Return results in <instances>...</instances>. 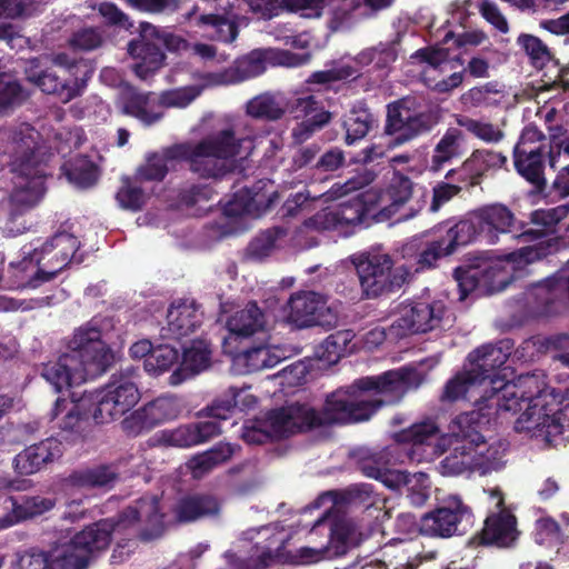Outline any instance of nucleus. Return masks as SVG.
Listing matches in <instances>:
<instances>
[{"instance_id":"1a4fd4ad","label":"nucleus","mask_w":569,"mask_h":569,"mask_svg":"<svg viewBox=\"0 0 569 569\" xmlns=\"http://www.w3.org/2000/svg\"><path fill=\"white\" fill-rule=\"evenodd\" d=\"M249 141L234 140L230 130H218L198 143H181L147 158L136 173L139 181H160L172 167L173 160H187L190 169L204 178L224 174L232 157L243 154Z\"/></svg>"},{"instance_id":"e2e57ef3","label":"nucleus","mask_w":569,"mask_h":569,"mask_svg":"<svg viewBox=\"0 0 569 569\" xmlns=\"http://www.w3.org/2000/svg\"><path fill=\"white\" fill-rule=\"evenodd\" d=\"M247 113L253 118L276 120L284 113V109L274 96L262 93L247 103Z\"/></svg>"},{"instance_id":"0e129e2a","label":"nucleus","mask_w":569,"mask_h":569,"mask_svg":"<svg viewBox=\"0 0 569 569\" xmlns=\"http://www.w3.org/2000/svg\"><path fill=\"white\" fill-rule=\"evenodd\" d=\"M140 181L134 178L122 179V184L116 194V200L122 209L137 211L146 203L147 194L138 184Z\"/></svg>"},{"instance_id":"9d476101","label":"nucleus","mask_w":569,"mask_h":569,"mask_svg":"<svg viewBox=\"0 0 569 569\" xmlns=\"http://www.w3.org/2000/svg\"><path fill=\"white\" fill-rule=\"evenodd\" d=\"M79 248L77 238L68 232L56 233L52 238L27 252L21 261L10 262L13 288H37L51 280L70 262Z\"/></svg>"},{"instance_id":"a19ab883","label":"nucleus","mask_w":569,"mask_h":569,"mask_svg":"<svg viewBox=\"0 0 569 569\" xmlns=\"http://www.w3.org/2000/svg\"><path fill=\"white\" fill-rule=\"evenodd\" d=\"M548 157V146L522 149L515 147L513 162L517 172L538 190L546 187L545 158Z\"/></svg>"},{"instance_id":"f3484780","label":"nucleus","mask_w":569,"mask_h":569,"mask_svg":"<svg viewBox=\"0 0 569 569\" xmlns=\"http://www.w3.org/2000/svg\"><path fill=\"white\" fill-rule=\"evenodd\" d=\"M409 62L416 67L425 84L437 92H449L463 81V72L457 70L462 64L460 59L446 48L420 49L410 56Z\"/></svg>"},{"instance_id":"5fc2aeb1","label":"nucleus","mask_w":569,"mask_h":569,"mask_svg":"<svg viewBox=\"0 0 569 569\" xmlns=\"http://www.w3.org/2000/svg\"><path fill=\"white\" fill-rule=\"evenodd\" d=\"M206 73L200 76V82L187 87L163 91L160 94V104L164 108H186L194 101L207 88Z\"/></svg>"},{"instance_id":"4d7b16f0","label":"nucleus","mask_w":569,"mask_h":569,"mask_svg":"<svg viewBox=\"0 0 569 569\" xmlns=\"http://www.w3.org/2000/svg\"><path fill=\"white\" fill-rule=\"evenodd\" d=\"M116 480L117 475L110 467H99L74 472L69 485L73 488H109Z\"/></svg>"},{"instance_id":"37998d69","label":"nucleus","mask_w":569,"mask_h":569,"mask_svg":"<svg viewBox=\"0 0 569 569\" xmlns=\"http://www.w3.org/2000/svg\"><path fill=\"white\" fill-rule=\"evenodd\" d=\"M10 510L0 517V531L9 529L21 521L42 515L53 507L51 499L32 496L14 498L9 497Z\"/></svg>"},{"instance_id":"473e14b6","label":"nucleus","mask_w":569,"mask_h":569,"mask_svg":"<svg viewBox=\"0 0 569 569\" xmlns=\"http://www.w3.org/2000/svg\"><path fill=\"white\" fill-rule=\"evenodd\" d=\"M512 350L510 340H501L497 345H485L469 353L467 363L465 365L473 375L480 377L499 378L505 383L507 380V368L500 370L506 363Z\"/></svg>"},{"instance_id":"f704fd0d","label":"nucleus","mask_w":569,"mask_h":569,"mask_svg":"<svg viewBox=\"0 0 569 569\" xmlns=\"http://www.w3.org/2000/svg\"><path fill=\"white\" fill-rule=\"evenodd\" d=\"M224 353L231 358L232 370L238 375L273 368L287 358L286 350L266 343L242 350L234 345L233 352Z\"/></svg>"},{"instance_id":"b1692460","label":"nucleus","mask_w":569,"mask_h":569,"mask_svg":"<svg viewBox=\"0 0 569 569\" xmlns=\"http://www.w3.org/2000/svg\"><path fill=\"white\" fill-rule=\"evenodd\" d=\"M456 224L458 228L467 229L468 233L463 238L467 244L476 240L495 244L501 234L513 231L516 217L507 206L492 203L469 212Z\"/></svg>"},{"instance_id":"7c9ffc66","label":"nucleus","mask_w":569,"mask_h":569,"mask_svg":"<svg viewBox=\"0 0 569 569\" xmlns=\"http://www.w3.org/2000/svg\"><path fill=\"white\" fill-rule=\"evenodd\" d=\"M40 134L29 123L12 126L6 132L4 153L11 159V170L39 166L37 153L40 151Z\"/></svg>"},{"instance_id":"052dcab7","label":"nucleus","mask_w":569,"mask_h":569,"mask_svg":"<svg viewBox=\"0 0 569 569\" xmlns=\"http://www.w3.org/2000/svg\"><path fill=\"white\" fill-rule=\"evenodd\" d=\"M178 363H180L178 351L169 345H161L154 348L144 360V369L152 376H160Z\"/></svg>"},{"instance_id":"13d9d810","label":"nucleus","mask_w":569,"mask_h":569,"mask_svg":"<svg viewBox=\"0 0 569 569\" xmlns=\"http://www.w3.org/2000/svg\"><path fill=\"white\" fill-rule=\"evenodd\" d=\"M313 539L309 538V542L315 543V546H305L297 549L290 556V562L295 565H312L335 556L327 539L321 537L320 533L315 536Z\"/></svg>"},{"instance_id":"f8f14e48","label":"nucleus","mask_w":569,"mask_h":569,"mask_svg":"<svg viewBox=\"0 0 569 569\" xmlns=\"http://www.w3.org/2000/svg\"><path fill=\"white\" fill-rule=\"evenodd\" d=\"M328 423L325 412L317 411L308 402H292L271 410L263 419L243 425L242 439L260 445L269 439L287 438Z\"/></svg>"},{"instance_id":"bf43d9fd","label":"nucleus","mask_w":569,"mask_h":569,"mask_svg":"<svg viewBox=\"0 0 569 569\" xmlns=\"http://www.w3.org/2000/svg\"><path fill=\"white\" fill-rule=\"evenodd\" d=\"M282 231L270 229L259 233L248 246L247 256L254 261L270 257L280 247Z\"/></svg>"},{"instance_id":"a878e982","label":"nucleus","mask_w":569,"mask_h":569,"mask_svg":"<svg viewBox=\"0 0 569 569\" xmlns=\"http://www.w3.org/2000/svg\"><path fill=\"white\" fill-rule=\"evenodd\" d=\"M402 431H400V433ZM398 435L399 432L395 435L397 446L369 453L359 462L360 470L366 477L379 480L391 490H400L403 488L409 476V473L405 471L391 468L392 463L405 461V458L398 452L399 445H411L412 448L421 446L413 445L412 441H399L397 439ZM425 446L428 447L427 445Z\"/></svg>"},{"instance_id":"cd10ccee","label":"nucleus","mask_w":569,"mask_h":569,"mask_svg":"<svg viewBox=\"0 0 569 569\" xmlns=\"http://www.w3.org/2000/svg\"><path fill=\"white\" fill-rule=\"evenodd\" d=\"M180 411L181 405L176 396H161L124 418L121 423L122 429L136 436L157 425L176 419Z\"/></svg>"},{"instance_id":"aec40b11","label":"nucleus","mask_w":569,"mask_h":569,"mask_svg":"<svg viewBox=\"0 0 569 569\" xmlns=\"http://www.w3.org/2000/svg\"><path fill=\"white\" fill-rule=\"evenodd\" d=\"M505 382L499 378L480 377L468 368L458 372L445 386L442 400L456 401L467 399L472 401L482 417L496 411L497 398L501 396Z\"/></svg>"},{"instance_id":"2f4dec72","label":"nucleus","mask_w":569,"mask_h":569,"mask_svg":"<svg viewBox=\"0 0 569 569\" xmlns=\"http://www.w3.org/2000/svg\"><path fill=\"white\" fill-rule=\"evenodd\" d=\"M467 229L455 223L440 226L435 230V238L427 240L417 258L416 271L437 267L440 259L452 254L458 247L466 246Z\"/></svg>"},{"instance_id":"c756f323","label":"nucleus","mask_w":569,"mask_h":569,"mask_svg":"<svg viewBox=\"0 0 569 569\" xmlns=\"http://www.w3.org/2000/svg\"><path fill=\"white\" fill-rule=\"evenodd\" d=\"M12 172L14 188L11 194V219L37 206L46 193V176L39 166L12 169Z\"/></svg>"},{"instance_id":"423d86ee","label":"nucleus","mask_w":569,"mask_h":569,"mask_svg":"<svg viewBox=\"0 0 569 569\" xmlns=\"http://www.w3.org/2000/svg\"><path fill=\"white\" fill-rule=\"evenodd\" d=\"M422 382L423 376L410 368L361 378L352 386L340 388L327 397L323 408L326 420L328 423L368 420L379 408L399 402Z\"/></svg>"},{"instance_id":"412c9836","label":"nucleus","mask_w":569,"mask_h":569,"mask_svg":"<svg viewBox=\"0 0 569 569\" xmlns=\"http://www.w3.org/2000/svg\"><path fill=\"white\" fill-rule=\"evenodd\" d=\"M447 309L441 300H411L397 305L390 315V336L423 333L442 325Z\"/></svg>"},{"instance_id":"9b49d317","label":"nucleus","mask_w":569,"mask_h":569,"mask_svg":"<svg viewBox=\"0 0 569 569\" xmlns=\"http://www.w3.org/2000/svg\"><path fill=\"white\" fill-rule=\"evenodd\" d=\"M341 496L336 491L322 493L311 508H323V512L315 520L310 529V539L321 535L326 538L335 556L346 552L349 546H356L369 537L378 523L367 526L366 522L373 513H380L377 508L368 509L366 517L353 520L340 513Z\"/></svg>"},{"instance_id":"e433bc0d","label":"nucleus","mask_w":569,"mask_h":569,"mask_svg":"<svg viewBox=\"0 0 569 569\" xmlns=\"http://www.w3.org/2000/svg\"><path fill=\"white\" fill-rule=\"evenodd\" d=\"M264 317L259 307L251 302L236 311L227 321L228 336L223 339V352H233L234 345L264 328Z\"/></svg>"},{"instance_id":"680f3d73","label":"nucleus","mask_w":569,"mask_h":569,"mask_svg":"<svg viewBox=\"0 0 569 569\" xmlns=\"http://www.w3.org/2000/svg\"><path fill=\"white\" fill-rule=\"evenodd\" d=\"M68 180L78 188H89L98 180L97 167L87 158H77L63 166Z\"/></svg>"},{"instance_id":"72a5a7b5","label":"nucleus","mask_w":569,"mask_h":569,"mask_svg":"<svg viewBox=\"0 0 569 569\" xmlns=\"http://www.w3.org/2000/svg\"><path fill=\"white\" fill-rule=\"evenodd\" d=\"M220 432L221 428L219 422L206 420L161 430L154 435V442L161 446L186 449L199 446L218 436Z\"/></svg>"},{"instance_id":"4be33fe9","label":"nucleus","mask_w":569,"mask_h":569,"mask_svg":"<svg viewBox=\"0 0 569 569\" xmlns=\"http://www.w3.org/2000/svg\"><path fill=\"white\" fill-rule=\"evenodd\" d=\"M278 198V191L270 180H259L251 188L237 190L223 204V213L233 231L243 230L249 220L264 214Z\"/></svg>"},{"instance_id":"3c124183","label":"nucleus","mask_w":569,"mask_h":569,"mask_svg":"<svg viewBox=\"0 0 569 569\" xmlns=\"http://www.w3.org/2000/svg\"><path fill=\"white\" fill-rule=\"evenodd\" d=\"M219 509V503L213 497L188 496L177 502L174 513L178 521H193L201 517L216 515Z\"/></svg>"},{"instance_id":"09e8293b","label":"nucleus","mask_w":569,"mask_h":569,"mask_svg":"<svg viewBox=\"0 0 569 569\" xmlns=\"http://www.w3.org/2000/svg\"><path fill=\"white\" fill-rule=\"evenodd\" d=\"M463 140L460 130L448 129L433 148L430 170L437 172L452 160L460 158L465 152Z\"/></svg>"},{"instance_id":"de8ad7c7","label":"nucleus","mask_w":569,"mask_h":569,"mask_svg":"<svg viewBox=\"0 0 569 569\" xmlns=\"http://www.w3.org/2000/svg\"><path fill=\"white\" fill-rule=\"evenodd\" d=\"M161 107L160 98L157 99L153 93H132L122 103V111L142 124L151 126L162 118Z\"/></svg>"},{"instance_id":"2eb2a0df","label":"nucleus","mask_w":569,"mask_h":569,"mask_svg":"<svg viewBox=\"0 0 569 569\" xmlns=\"http://www.w3.org/2000/svg\"><path fill=\"white\" fill-rule=\"evenodd\" d=\"M349 260L357 271L360 287L367 298L400 288L412 274L411 267L397 264L388 253L360 252L352 254Z\"/></svg>"},{"instance_id":"c9c22d12","label":"nucleus","mask_w":569,"mask_h":569,"mask_svg":"<svg viewBox=\"0 0 569 569\" xmlns=\"http://www.w3.org/2000/svg\"><path fill=\"white\" fill-rule=\"evenodd\" d=\"M63 447L57 438H48L33 443L19 452L12 462L13 469L21 476H31L46 465L61 457Z\"/></svg>"},{"instance_id":"49530a36","label":"nucleus","mask_w":569,"mask_h":569,"mask_svg":"<svg viewBox=\"0 0 569 569\" xmlns=\"http://www.w3.org/2000/svg\"><path fill=\"white\" fill-rule=\"evenodd\" d=\"M239 447L231 443H218L210 450L192 456L186 463L194 479H200L217 466L228 461Z\"/></svg>"},{"instance_id":"a211bd4d","label":"nucleus","mask_w":569,"mask_h":569,"mask_svg":"<svg viewBox=\"0 0 569 569\" xmlns=\"http://www.w3.org/2000/svg\"><path fill=\"white\" fill-rule=\"evenodd\" d=\"M49 57L32 58L26 61L23 70L27 80L38 87L42 92L54 96L59 101L67 103L80 96L83 83L78 78H63L48 69ZM54 66L72 69L77 61L67 53H57L51 57Z\"/></svg>"},{"instance_id":"8fccbe9b","label":"nucleus","mask_w":569,"mask_h":569,"mask_svg":"<svg viewBox=\"0 0 569 569\" xmlns=\"http://www.w3.org/2000/svg\"><path fill=\"white\" fill-rule=\"evenodd\" d=\"M355 335L351 330H341L330 335L316 349V357L327 366L337 363L355 349Z\"/></svg>"},{"instance_id":"ddd939ff","label":"nucleus","mask_w":569,"mask_h":569,"mask_svg":"<svg viewBox=\"0 0 569 569\" xmlns=\"http://www.w3.org/2000/svg\"><path fill=\"white\" fill-rule=\"evenodd\" d=\"M308 53L297 54L274 48L256 49L237 59L232 66L218 72L206 73L207 86H229L262 74L269 67L295 68L306 64Z\"/></svg>"},{"instance_id":"79ce46f5","label":"nucleus","mask_w":569,"mask_h":569,"mask_svg":"<svg viewBox=\"0 0 569 569\" xmlns=\"http://www.w3.org/2000/svg\"><path fill=\"white\" fill-rule=\"evenodd\" d=\"M211 350L206 340H193L183 349L182 359L169 377L171 386H178L189 377L204 371L210 366Z\"/></svg>"},{"instance_id":"4c0bfd02","label":"nucleus","mask_w":569,"mask_h":569,"mask_svg":"<svg viewBox=\"0 0 569 569\" xmlns=\"http://www.w3.org/2000/svg\"><path fill=\"white\" fill-rule=\"evenodd\" d=\"M529 295L543 306L545 313H555L569 300V263L553 276L533 286Z\"/></svg>"},{"instance_id":"7ed1b4c3","label":"nucleus","mask_w":569,"mask_h":569,"mask_svg":"<svg viewBox=\"0 0 569 569\" xmlns=\"http://www.w3.org/2000/svg\"><path fill=\"white\" fill-rule=\"evenodd\" d=\"M158 498L148 496L124 509L116 522L104 519L88 526L69 542L50 550V569H87L91 560L108 548L112 533L139 535L143 539L159 537L167 525Z\"/></svg>"},{"instance_id":"39448f33","label":"nucleus","mask_w":569,"mask_h":569,"mask_svg":"<svg viewBox=\"0 0 569 569\" xmlns=\"http://www.w3.org/2000/svg\"><path fill=\"white\" fill-rule=\"evenodd\" d=\"M522 412L515 421V430L547 443L568 428L563 417L559 393L550 388L542 372L521 375L505 383L501 396L497 398L496 413L500 411Z\"/></svg>"},{"instance_id":"0eeeda50","label":"nucleus","mask_w":569,"mask_h":569,"mask_svg":"<svg viewBox=\"0 0 569 569\" xmlns=\"http://www.w3.org/2000/svg\"><path fill=\"white\" fill-rule=\"evenodd\" d=\"M109 319L94 318L78 328L69 350L42 368L41 376L56 391L72 388L106 371L113 359L108 346Z\"/></svg>"},{"instance_id":"4468645a","label":"nucleus","mask_w":569,"mask_h":569,"mask_svg":"<svg viewBox=\"0 0 569 569\" xmlns=\"http://www.w3.org/2000/svg\"><path fill=\"white\" fill-rule=\"evenodd\" d=\"M286 535L277 531L276 526L250 529L243 533L233 548L224 553L229 569H272L278 562L279 551L284 543Z\"/></svg>"},{"instance_id":"f257e3e1","label":"nucleus","mask_w":569,"mask_h":569,"mask_svg":"<svg viewBox=\"0 0 569 569\" xmlns=\"http://www.w3.org/2000/svg\"><path fill=\"white\" fill-rule=\"evenodd\" d=\"M495 415L488 412L482 417L478 411L461 413L451 421L448 435H441L435 422L423 421L402 430L397 439L430 446L435 453L451 447L452 452L438 466L442 476H469L476 471L488 475L501 470L507 463V441L483 435L485 427Z\"/></svg>"},{"instance_id":"c85d7f7f","label":"nucleus","mask_w":569,"mask_h":569,"mask_svg":"<svg viewBox=\"0 0 569 569\" xmlns=\"http://www.w3.org/2000/svg\"><path fill=\"white\" fill-rule=\"evenodd\" d=\"M12 172L14 188L11 194V219L37 206L46 193V176L39 166L12 169Z\"/></svg>"},{"instance_id":"a18cd8bd","label":"nucleus","mask_w":569,"mask_h":569,"mask_svg":"<svg viewBox=\"0 0 569 569\" xmlns=\"http://www.w3.org/2000/svg\"><path fill=\"white\" fill-rule=\"evenodd\" d=\"M506 162L507 158L501 152L478 149L463 161L460 171L471 184H477L485 174L502 168Z\"/></svg>"},{"instance_id":"6e6552de","label":"nucleus","mask_w":569,"mask_h":569,"mask_svg":"<svg viewBox=\"0 0 569 569\" xmlns=\"http://www.w3.org/2000/svg\"><path fill=\"white\" fill-rule=\"evenodd\" d=\"M140 400L133 371L112 375L110 381L92 392H76L70 399L58 398L51 410V421L61 430H76L82 420L92 418L96 423H109L130 411Z\"/></svg>"},{"instance_id":"5701e85b","label":"nucleus","mask_w":569,"mask_h":569,"mask_svg":"<svg viewBox=\"0 0 569 569\" xmlns=\"http://www.w3.org/2000/svg\"><path fill=\"white\" fill-rule=\"evenodd\" d=\"M339 318V305L313 291H300L290 296L282 308V320L297 328L312 326L333 327Z\"/></svg>"},{"instance_id":"6e6d98bb","label":"nucleus","mask_w":569,"mask_h":569,"mask_svg":"<svg viewBox=\"0 0 569 569\" xmlns=\"http://www.w3.org/2000/svg\"><path fill=\"white\" fill-rule=\"evenodd\" d=\"M375 123L376 119L366 108L362 106L353 107L343 121L346 142L351 144L362 139Z\"/></svg>"},{"instance_id":"f03ea898","label":"nucleus","mask_w":569,"mask_h":569,"mask_svg":"<svg viewBox=\"0 0 569 569\" xmlns=\"http://www.w3.org/2000/svg\"><path fill=\"white\" fill-rule=\"evenodd\" d=\"M569 214V206L562 204L549 209H539L531 213V221L552 231ZM519 242L526 244L518 250L498 258H478L476 262L458 267L455 279L459 288V299L465 300L476 289L492 293L503 290L517 271L542 257L569 247V226L560 237L543 233L540 230H527L518 236Z\"/></svg>"},{"instance_id":"ea45409f","label":"nucleus","mask_w":569,"mask_h":569,"mask_svg":"<svg viewBox=\"0 0 569 569\" xmlns=\"http://www.w3.org/2000/svg\"><path fill=\"white\" fill-rule=\"evenodd\" d=\"M290 112L295 118L302 119L301 123L292 130L297 142L307 140L315 130L327 124L331 118L313 96L297 98L290 106Z\"/></svg>"},{"instance_id":"dca6fc26","label":"nucleus","mask_w":569,"mask_h":569,"mask_svg":"<svg viewBox=\"0 0 569 569\" xmlns=\"http://www.w3.org/2000/svg\"><path fill=\"white\" fill-rule=\"evenodd\" d=\"M187 47V41L179 36L142 22L139 39L129 43L128 51L132 58L139 60L133 66L134 73L140 79L147 80L162 66L164 48L169 51H180Z\"/></svg>"},{"instance_id":"bb28decb","label":"nucleus","mask_w":569,"mask_h":569,"mask_svg":"<svg viewBox=\"0 0 569 569\" xmlns=\"http://www.w3.org/2000/svg\"><path fill=\"white\" fill-rule=\"evenodd\" d=\"M492 510L485 520L481 538L485 543L510 546L518 537L516 517L503 507V495L497 487L485 489Z\"/></svg>"},{"instance_id":"603ef678","label":"nucleus","mask_w":569,"mask_h":569,"mask_svg":"<svg viewBox=\"0 0 569 569\" xmlns=\"http://www.w3.org/2000/svg\"><path fill=\"white\" fill-rule=\"evenodd\" d=\"M326 6H328L327 26L331 31H342L356 23L355 10L358 8V3L347 0H329L326 1Z\"/></svg>"},{"instance_id":"c03bdc74","label":"nucleus","mask_w":569,"mask_h":569,"mask_svg":"<svg viewBox=\"0 0 569 569\" xmlns=\"http://www.w3.org/2000/svg\"><path fill=\"white\" fill-rule=\"evenodd\" d=\"M248 23L247 17L226 12L223 14H203L199 18L198 24L211 39L222 43H232L238 38L239 27Z\"/></svg>"},{"instance_id":"393cba45","label":"nucleus","mask_w":569,"mask_h":569,"mask_svg":"<svg viewBox=\"0 0 569 569\" xmlns=\"http://www.w3.org/2000/svg\"><path fill=\"white\" fill-rule=\"evenodd\" d=\"M473 525L470 508L458 496H449L435 511L425 515L420 531L430 537L448 538L463 535Z\"/></svg>"},{"instance_id":"774afa93","label":"nucleus","mask_w":569,"mask_h":569,"mask_svg":"<svg viewBox=\"0 0 569 569\" xmlns=\"http://www.w3.org/2000/svg\"><path fill=\"white\" fill-rule=\"evenodd\" d=\"M517 43L525 50L537 68L543 67L551 58L548 47L535 36L520 34Z\"/></svg>"},{"instance_id":"58836bf2","label":"nucleus","mask_w":569,"mask_h":569,"mask_svg":"<svg viewBox=\"0 0 569 569\" xmlns=\"http://www.w3.org/2000/svg\"><path fill=\"white\" fill-rule=\"evenodd\" d=\"M201 322L202 312L193 300L174 301L168 309L162 336L168 339H182L192 333Z\"/></svg>"},{"instance_id":"864d4df0","label":"nucleus","mask_w":569,"mask_h":569,"mask_svg":"<svg viewBox=\"0 0 569 569\" xmlns=\"http://www.w3.org/2000/svg\"><path fill=\"white\" fill-rule=\"evenodd\" d=\"M457 124L465 128L470 134L477 139L496 144L505 138V132L500 124L492 123L486 119H473L466 116H458Z\"/></svg>"},{"instance_id":"69168bd1","label":"nucleus","mask_w":569,"mask_h":569,"mask_svg":"<svg viewBox=\"0 0 569 569\" xmlns=\"http://www.w3.org/2000/svg\"><path fill=\"white\" fill-rule=\"evenodd\" d=\"M373 180L375 174L370 170L366 169L343 183H335L330 190H328L326 193H322L320 197L323 198L325 201L338 200L345 196H348L352 191L359 190L370 184Z\"/></svg>"},{"instance_id":"338daca9","label":"nucleus","mask_w":569,"mask_h":569,"mask_svg":"<svg viewBox=\"0 0 569 569\" xmlns=\"http://www.w3.org/2000/svg\"><path fill=\"white\" fill-rule=\"evenodd\" d=\"M405 488L410 502L415 506H422L430 496V480L425 472L409 473Z\"/></svg>"},{"instance_id":"20e7f679","label":"nucleus","mask_w":569,"mask_h":569,"mask_svg":"<svg viewBox=\"0 0 569 569\" xmlns=\"http://www.w3.org/2000/svg\"><path fill=\"white\" fill-rule=\"evenodd\" d=\"M412 182L409 178L392 172L386 188L372 187L335 209L316 213L305 222L308 230L345 231L371 218L382 222L396 217V221L411 219L425 207L423 199L412 200Z\"/></svg>"},{"instance_id":"6ab92c4d","label":"nucleus","mask_w":569,"mask_h":569,"mask_svg":"<svg viewBox=\"0 0 569 569\" xmlns=\"http://www.w3.org/2000/svg\"><path fill=\"white\" fill-rule=\"evenodd\" d=\"M438 122V112L415 98H405L388 106L386 133L390 144H403Z\"/></svg>"}]
</instances>
